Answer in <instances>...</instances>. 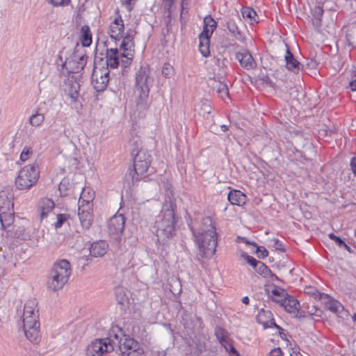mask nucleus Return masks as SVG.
Instances as JSON below:
<instances>
[{"instance_id": "nucleus-58", "label": "nucleus", "mask_w": 356, "mask_h": 356, "mask_svg": "<svg viewBox=\"0 0 356 356\" xmlns=\"http://www.w3.org/2000/svg\"><path fill=\"white\" fill-rule=\"evenodd\" d=\"M244 242L246 243V244H249V245H254V246H256V243L254 242H250L248 241V240L245 239L244 240Z\"/></svg>"}, {"instance_id": "nucleus-37", "label": "nucleus", "mask_w": 356, "mask_h": 356, "mask_svg": "<svg viewBox=\"0 0 356 356\" xmlns=\"http://www.w3.org/2000/svg\"><path fill=\"white\" fill-rule=\"evenodd\" d=\"M305 293L314 297L315 299H323L324 294H321L314 287L309 286L305 288Z\"/></svg>"}, {"instance_id": "nucleus-15", "label": "nucleus", "mask_w": 356, "mask_h": 356, "mask_svg": "<svg viewBox=\"0 0 356 356\" xmlns=\"http://www.w3.org/2000/svg\"><path fill=\"white\" fill-rule=\"evenodd\" d=\"M125 218L122 214H115L111 218L108 229L111 235H119L124 229Z\"/></svg>"}, {"instance_id": "nucleus-10", "label": "nucleus", "mask_w": 356, "mask_h": 356, "mask_svg": "<svg viewBox=\"0 0 356 356\" xmlns=\"http://www.w3.org/2000/svg\"><path fill=\"white\" fill-rule=\"evenodd\" d=\"M151 163L150 155L145 150L140 149L134 157V174L133 179L138 181L145 178V173L149 169Z\"/></svg>"}, {"instance_id": "nucleus-26", "label": "nucleus", "mask_w": 356, "mask_h": 356, "mask_svg": "<svg viewBox=\"0 0 356 356\" xmlns=\"http://www.w3.org/2000/svg\"><path fill=\"white\" fill-rule=\"evenodd\" d=\"M284 58L286 61V67L288 70L294 73H298L300 70L301 64L294 58L289 48L286 49Z\"/></svg>"}, {"instance_id": "nucleus-40", "label": "nucleus", "mask_w": 356, "mask_h": 356, "mask_svg": "<svg viewBox=\"0 0 356 356\" xmlns=\"http://www.w3.org/2000/svg\"><path fill=\"white\" fill-rule=\"evenodd\" d=\"M241 257L248 263L250 266H252L254 268V266L257 264L259 261H257L255 258L252 256L248 255V254L243 252L241 254Z\"/></svg>"}, {"instance_id": "nucleus-30", "label": "nucleus", "mask_w": 356, "mask_h": 356, "mask_svg": "<svg viewBox=\"0 0 356 356\" xmlns=\"http://www.w3.org/2000/svg\"><path fill=\"white\" fill-rule=\"evenodd\" d=\"M14 209L0 211V221L3 229H8L14 222Z\"/></svg>"}, {"instance_id": "nucleus-28", "label": "nucleus", "mask_w": 356, "mask_h": 356, "mask_svg": "<svg viewBox=\"0 0 356 356\" xmlns=\"http://www.w3.org/2000/svg\"><path fill=\"white\" fill-rule=\"evenodd\" d=\"M14 204L11 195L6 191L0 192V211L13 210Z\"/></svg>"}, {"instance_id": "nucleus-4", "label": "nucleus", "mask_w": 356, "mask_h": 356, "mask_svg": "<svg viewBox=\"0 0 356 356\" xmlns=\"http://www.w3.org/2000/svg\"><path fill=\"white\" fill-rule=\"evenodd\" d=\"M35 298L28 300L22 314L23 329L26 337L33 343L40 341L39 309Z\"/></svg>"}, {"instance_id": "nucleus-18", "label": "nucleus", "mask_w": 356, "mask_h": 356, "mask_svg": "<svg viewBox=\"0 0 356 356\" xmlns=\"http://www.w3.org/2000/svg\"><path fill=\"white\" fill-rule=\"evenodd\" d=\"M123 51H120L116 48L107 49L106 51V67L113 69L117 68L120 65V60L122 62V53ZM122 66V63H121ZM126 67H124L125 68Z\"/></svg>"}, {"instance_id": "nucleus-51", "label": "nucleus", "mask_w": 356, "mask_h": 356, "mask_svg": "<svg viewBox=\"0 0 356 356\" xmlns=\"http://www.w3.org/2000/svg\"><path fill=\"white\" fill-rule=\"evenodd\" d=\"M334 241L339 246L342 247V245L344 244V241L339 236H337Z\"/></svg>"}, {"instance_id": "nucleus-60", "label": "nucleus", "mask_w": 356, "mask_h": 356, "mask_svg": "<svg viewBox=\"0 0 356 356\" xmlns=\"http://www.w3.org/2000/svg\"><path fill=\"white\" fill-rule=\"evenodd\" d=\"M355 236L356 237V228H355Z\"/></svg>"}, {"instance_id": "nucleus-3", "label": "nucleus", "mask_w": 356, "mask_h": 356, "mask_svg": "<svg viewBox=\"0 0 356 356\" xmlns=\"http://www.w3.org/2000/svg\"><path fill=\"white\" fill-rule=\"evenodd\" d=\"M176 205L172 202L163 204L162 209L156 216L154 228L158 241L165 242L176 234V225L179 216L176 213Z\"/></svg>"}, {"instance_id": "nucleus-29", "label": "nucleus", "mask_w": 356, "mask_h": 356, "mask_svg": "<svg viewBox=\"0 0 356 356\" xmlns=\"http://www.w3.org/2000/svg\"><path fill=\"white\" fill-rule=\"evenodd\" d=\"M268 293L272 300L280 305L287 296L286 291L277 286H273L271 289H268Z\"/></svg>"}, {"instance_id": "nucleus-11", "label": "nucleus", "mask_w": 356, "mask_h": 356, "mask_svg": "<svg viewBox=\"0 0 356 356\" xmlns=\"http://www.w3.org/2000/svg\"><path fill=\"white\" fill-rule=\"evenodd\" d=\"M109 338L110 330L106 338L93 340L86 348L87 355L102 356L106 353L112 352L114 350V343Z\"/></svg>"}, {"instance_id": "nucleus-12", "label": "nucleus", "mask_w": 356, "mask_h": 356, "mask_svg": "<svg viewBox=\"0 0 356 356\" xmlns=\"http://www.w3.org/2000/svg\"><path fill=\"white\" fill-rule=\"evenodd\" d=\"M108 81L109 70L108 67L95 66L91 78L94 88L97 92L104 91L108 86Z\"/></svg>"}, {"instance_id": "nucleus-54", "label": "nucleus", "mask_w": 356, "mask_h": 356, "mask_svg": "<svg viewBox=\"0 0 356 356\" xmlns=\"http://www.w3.org/2000/svg\"><path fill=\"white\" fill-rule=\"evenodd\" d=\"M279 332H280V336L281 337L282 339H285L286 338V334L284 333V330L282 328V330H278Z\"/></svg>"}, {"instance_id": "nucleus-20", "label": "nucleus", "mask_w": 356, "mask_h": 356, "mask_svg": "<svg viewBox=\"0 0 356 356\" xmlns=\"http://www.w3.org/2000/svg\"><path fill=\"white\" fill-rule=\"evenodd\" d=\"M236 58L238 60L241 66L247 70L253 69L256 63L251 54L247 51L238 52L236 54Z\"/></svg>"}, {"instance_id": "nucleus-16", "label": "nucleus", "mask_w": 356, "mask_h": 356, "mask_svg": "<svg viewBox=\"0 0 356 356\" xmlns=\"http://www.w3.org/2000/svg\"><path fill=\"white\" fill-rule=\"evenodd\" d=\"M78 215L81 225L83 229H88L93 221L92 207L90 205H79Z\"/></svg>"}, {"instance_id": "nucleus-8", "label": "nucleus", "mask_w": 356, "mask_h": 356, "mask_svg": "<svg viewBox=\"0 0 356 356\" xmlns=\"http://www.w3.org/2000/svg\"><path fill=\"white\" fill-rule=\"evenodd\" d=\"M40 171L36 163L29 164L23 167L15 178V186L19 190H29L38 181Z\"/></svg>"}, {"instance_id": "nucleus-7", "label": "nucleus", "mask_w": 356, "mask_h": 356, "mask_svg": "<svg viewBox=\"0 0 356 356\" xmlns=\"http://www.w3.org/2000/svg\"><path fill=\"white\" fill-rule=\"evenodd\" d=\"M135 81L134 93L137 108L142 111L146 110L149 105V70L145 67H140L136 74Z\"/></svg>"}, {"instance_id": "nucleus-59", "label": "nucleus", "mask_w": 356, "mask_h": 356, "mask_svg": "<svg viewBox=\"0 0 356 356\" xmlns=\"http://www.w3.org/2000/svg\"><path fill=\"white\" fill-rule=\"evenodd\" d=\"M353 319H354V321H356V314H354V316H353Z\"/></svg>"}, {"instance_id": "nucleus-14", "label": "nucleus", "mask_w": 356, "mask_h": 356, "mask_svg": "<svg viewBox=\"0 0 356 356\" xmlns=\"http://www.w3.org/2000/svg\"><path fill=\"white\" fill-rule=\"evenodd\" d=\"M280 305L284 307L287 312L293 314L296 318L305 316L304 312L300 309L299 302L293 296L287 294L286 298L280 303Z\"/></svg>"}, {"instance_id": "nucleus-24", "label": "nucleus", "mask_w": 356, "mask_h": 356, "mask_svg": "<svg viewBox=\"0 0 356 356\" xmlns=\"http://www.w3.org/2000/svg\"><path fill=\"white\" fill-rule=\"evenodd\" d=\"M211 87L222 100L225 101L226 98H229L228 87L226 83L220 81L213 79L211 83Z\"/></svg>"}, {"instance_id": "nucleus-53", "label": "nucleus", "mask_w": 356, "mask_h": 356, "mask_svg": "<svg viewBox=\"0 0 356 356\" xmlns=\"http://www.w3.org/2000/svg\"><path fill=\"white\" fill-rule=\"evenodd\" d=\"M242 302L248 305L249 304V298L248 296H245L242 298Z\"/></svg>"}, {"instance_id": "nucleus-13", "label": "nucleus", "mask_w": 356, "mask_h": 356, "mask_svg": "<svg viewBox=\"0 0 356 356\" xmlns=\"http://www.w3.org/2000/svg\"><path fill=\"white\" fill-rule=\"evenodd\" d=\"M87 56L85 54L74 53L65 60L63 64V67L69 73H78L84 68Z\"/></svg>"}, {"instance_id": "nucleus-50", "label": "nucleus", "mask_w": 356, "mask_h": 356, "mask_svg": "<svg viewBox=\"0 0 356 356\" xmlns=\"http://www.w3.org/2000/svg\"><path fill=\"white\" fill-rule=\"evenodd\" d=\"M350 87L352 90H356V70H355V76H354V79L350 83Z\"/></svg>"}, {"instance_id": "nucleus-34", "label": "nucleus", "mask_w": 356, "mask_h": 356, "mask_svg": "<svg viewBox=\"0 0 356 356\" xmlns=\"http://www.w3.org/2000/svg\"><path fill=\"white\" fill-rule=\"evenodd\" d=\"M215 335L221 345L227 348V344H228L229 341L228 332L223 328L217 327L215 329Z\"/></svg>"}, {"instance_id": "nucleus-1", "label": "nucleus", "mask_w": 356, "mask_h": 356, "mask_svg": "<svg viewBox=\"0 0 356 356\" xmlns=\"http://www.w3.org/2000/svg\"><path fill=\"white\" fill-rule=\"evenodd\" d=\"M124 21L118 10L114 19L109 25L108 33L109 36L115 40H120L122 39L120 47V50L123 51L122 53V63L124 67H129L134 56L135 44L134 39L136 31L129 29L127 30L126 33H124Z\"/></svg>"}, {"instance_id": "nucleus-38", "label": "nucleus", "mask_w": 356, "mask_h": 356, "mask_svg": "<svg viewBox=\"0 0 356 356\" xmlns=\"http://www.w3.org/2000/svg\"><path fill=\"white\" fill-rule=\"evenodd\" d=\"M69 216L65 213L57 215V220L54 223L56 229L60 228L63 226V223L68 219Z\"/></svg>"}, {"instance_id": "nucleus-27", "label": "nucleus", "mask_w": 356, "mask_h": 356, "mask_svg": "<svg viewBox=\"0 0 356 356\" xmlns=\"http://www.w3.org/2000/svg\"><path fill=\"white\" fill-rule=\"evenodd\" d=\"M95 198V192L94 191L89 188L86 187L83 188L82 192L80 195V198L79 200V205L86 206L90 205V207H92V201Z\"/></svg>"}, {"instance_id": "nucleus-42", "label": "nucleus", "mask_w": 356, "mask_h": 356, "mask_svg": "<svg viewBox=\"0 0 356 356\" xmlns=\"http://www.w3.org/2000/svg\"><path fill=\"white\" fill-rule=\"evenodd\" d=\"M308 314L310 316H321V310L317 308L314 305H312L311 307H308Z\"/></svg>"}, {"instance_id": "nucleus-22", "label": "nucleus", "mask_w": 356, "mask_h": 356, "mask_svg": "<svg viewBox=\"0 0 356 356\" xmlns=\"http://www.w3.org/2000/svg\"><path fill=\"white\" fill-rule=\"evenodd\" d=\"M108 249V244L105 241H98L92 243L90 248L91 256L95 257H103Z\"/></svg>"}, {"instance_id": "nucleus-31", "label": "nucleus", "mask_w": 356, "mask_h": 356, "mask_svg": "<svg viewBox=\"0 0 356 356\" xmlns=\"http://www.w3.org/2000/svg\"><path fill=\"white\" fill-rule=\"evenodd\" d=\"M79 40L83 47H89L92 43V33L89 26L84 25L81 28Z\"/></svg>"}, {"instance_id": "nucleus-25", "label": "nucleus", "mask_w": 356, "mask_h": 356, "mask_svg": "<svg viewBox=\"0 0 356 356\" xmlns=\"http://www.w3.org/2000/svg\"><path fill=\"white\" fill-rule=\"evenodd\" d=\"M229 202L236 206H243L246 203L247 196L241 191H231L227 196Z\"/></svg>"}, {"instance_id": "nucleus-46", "label": "nucleus", "mask_w": 356, "mask_h": 356, "mask_svg": "<svg viewBox=\"0 0 356 356\" xmlns=\"http://www.w3.org/2000/svg\"><path fill=\"white\" fill-rule=\"evenodd\" d=\"M273 243H274V247H275L276 249H277V250H280V251H282V252H284V251H285L284 246V245H283V243H282V241H280L279 239H277V238H274V239L273 240Z\"/></svg>"}, {"instance_id": "nucleus-43", "label": "nucleus", "mask_w": 356, "mask_h": 356, "mask_svg": "<svg viewBox=\"0 0 356 356\" xmlns=\"http://www.w3.org/2000/svg\"><path fill=\"white\" fill-rule=\"evenodd\" d=\"M225 350L229 353L230 356H239L238 352L236 350V348L228 341V344H227V348H225Z\"/></svg>"}, {"instance_id": "nucleus-5", "label": "nucleus", "mask_w": 356, "mask_h": 356, "mask_svg": "<svg viewBox=\"0 0 356 356\" xmlns=\"http://www.w3.org/2000/svg\"><path fill=\"white\" fill-rule=\"evenodd\" d=\"M109 339L114 343V348L118 347L122 356H145L144 349L140 343L117 325H113L110 328Z\"/></svg>"}, {"instance_id": "nucleus-17", "label": "nucleus", "mask_w": 356, "mask_h": 356, "mask_svg": "<svg viewBox=\"0 0 356 356\" xmlns=\"http://www.w3.org/2000/svg\"><path fill=\"white\" fill-rule=\"evenodd\" d=\"M257 321L262 325L264 329L275 327L282 330V327L275 323L273 314L269 310L261 309L257 316Z\"/></svg>"}, {"instance_id": "nucleus-33", "label": "nucleus", "mask_w": 356, "mask_h": 356, "mask_svg": "<svg viewBox=\"0 0 356 356\" xmlns=\"http://www.w3.org/2000/svg\"><path fill=\"white\" fill-rule=\"evenodd\" d=\"M241 14L244 19H248L250 24L257 22L256 11L250 7H243L241 9Z\"/></svg>"}, {"instance_id": "nucleus-21", "label": "nucleus", "mask_w": 356, "mask_h": 356, "mask_svg": "<svg viewBox=\"0 0 356 356\" xmlns=\"http://www.w3.org/2000/svg\"><path fill=\"white\" fill-rule=\"evenodd\" d=\"M226 26L231 36L234 38L236 40L244 42L245 35L239 29L237 21L234 19H229L227 22Z\"/></svg>"}, {"instance_id": "nucleus-52", "label": "nucleus", "mask_w": 356, "mask_h": 356, "mask_svg": "<svg viewBox=\"0 0 356 356\" xmlns=\"http://www.w3.org/2000/svg\"><path fill=\"white\" fill-rule=\"evenodd\" d=\"M290 356H302V355L297 350L293 348L290 353Z\"/></svg>"}, {"instance_id": "nucleus-6", "label": "nucleus", "mask_w": 356, "mask_h": 356, "mask_svg": "<svg viewBox=\"0 0 356 356\" xmlns=\"http://www.w3.org/2000/svg\"><path fill=\"white\" fill-rule=\"evenodd\" d=\"M72 272V266L68 260L63 259L56 261L49 273L47 289L54 292L63 289L68 282Z\"/></svg>"}, {"instance_id": "nucleus-45", "label": "nucleus", "mask_w": 356, "mask_h": 356, "mask_svg": "<svg viewBox=\"0 0 356 356\" xmlns=\"http://www.w3.org/2000/svg\"><path fill=\"white\" fill-rule=\"evenodd\" d=\"M313 12L314 16L320 20L323 13V8L321 6H315Z\"/></svg>"}, {"instance_id": "nucleus-56", "label": "nucleus", "mask_w": 356, "mask_h": 356, "mask_svg": "<svg viewBox=\"0 0 356 356\" xmlns=\"http://www.w3.org/2000/svg\"><path fill=\"white\" fill-rule=\"evenodd\" d=\"M220 128H221V130L222 131H226L228 130V127L227 125H225V124L221 125Z\"/></svg>"}, {"instance_id": "nucleus-9", "label": "nucleus", "mask_w": 356, "mask_h": 356, "mask_svg": "<svg viewBox=\"0 0 356 356\" xmlns=\"http://www.w3.org/2000/svg\"><path fill=\"white\" fill-rule=\"evenodd\" d=\"M217 27V22L207 15L204 18V27L199 35V51L204 57L210 56V39Z\"/></svg>"}, {"instance_id": "nucleus-35", "label": "nucleus", "mask_w": 356, "mask_h": 356, "mask_svg": "<svg viewBox=\"0 0 356 356\" xmlns=\"http://www.w3.org/2000/svg\"><path fill=\"white\" fill-rule=\"evenodd\" d=\"M254 269L257 273L264 277L268 278L273 275L272 272L269 268L260 261L257 263L256 266H254Z\"/></svg>"}, {"instance_id": "nucleus-2", "label": "nucleus", "mask_w": 356, "mask_h": 356, "mask_svg": "<svg viewBox=\"0 0 356 356\" xmlns=\"http://www.w3.org/2000/svg\"><path fill=\"white\" fill-rule=\"evenodd\" d=\"M189 228L202 257L208 258L213 256L217 246L218 234L211 218H203L198 228H195L191 225H189Z\"/></svg>"}, {"instance_id": "nucleus-49", "label": "nucleus", "mask_w": 356, "mask_h": 356, "mask_svg": "<svg viewBox=\"0 0 356 356\" xmlns=\"http://www.w3.org/2000/svg\"><path fill=\"white\" fill-rule=\"evenodd\" d=\"M350 167H351V169H352L354 175L356 176V158L353 157L351 159Z\"/></svg>"}, {"instance_id": "nucleus-57", "label": "nucleus", "mask_w": 356, "mask_h": 356, "mask_svg": "<svg viewBox=\"0 0 356 356\" xmlns=\"http://www.w3.org/2000/svg\"><path fill=\"white\" fill-rule=\"evenodd\" d=\"M342 247L345 248L348 252H350V248L345 242Z\"/></svg>"}, {"instance_id": "nucleus-47", "label": "nucleus", "mask_w": 356, "mask_h": 356, "mask_svg": "<svg viewBox=\"0 0 356 356\" xmlns=\"http://www.w3.org/2000/svg\"><path fill=\"white\" fill-rule=\"evenodd\" d=\"M282 354H283V353H282L281 348H275L269 352L268 355L269 356H282Z\"/></svg>"}, {"instance_id": "nucleus-48", "label": "nucleus", "mask_w": 356, "mask_h": 356, "mask_svg": "<svg viewBox=\"0 0 356 356\" xmlns=\"http://www.w3.org/2000/svg\"><path fill=\"white\" fill-rule=\"evenodd\" d=\"M257 252L259 254V257L262 258H264L268 256V251L263 246L257 247Z\"/></svg>"}, {"instance_id": "nucleus-44", "label": "nucleus", "mask_w": 356, "mask_h": 356, "mask_svg": "<svg viewBox=\"0 0 356 356\" xmlns=\"http://www.w3.org/2000/svg\"><path fill=\"white\" fill-rule=\"evenodd\" d=\"M122 5L126 6L129 11H131L134 6L136 0H120Z\"/></svg>"}, {"instance_id": "nucleus-23", "label": "nucleus", "mask_w": 356, "mask_h": 356, "mask_svg": "<svg viewBox=\"0 0 356 356\" xmlns=\"http://www.w3.org/2000/svg\"><path fill=\"white\" fill-rule=\"evenodd\" d=\"M322 300L324 301L325 307L334 314H338L343 310V306L340 302L327 294H324Z\"/></svg>"}, {"instance_id": "nucleus-39", "label": "nucleus", "mask_w": 356, "mask_h": 356, "mask_svg": "<svg viewBox=\"0 0 356 356\" xmlns=\"http://www.w3.org/2000/svg\"><path fill=\"white\" fill-rule=\"evenodd\" d=\"M32 154L33 151L31 148L29 147H25L20 154V159L22 161H26L30 158Z\"/></svg>"}, {"instance_id": "nucleus-32", "label": "nucleus", "mask_w": 356, "mask_h": 356, "mask_svg": "<svg viewBox=\"0 0 356 356\" xmlns=\"http://www.w3.org/2000/svg\"><path fill=\"white\" fill-rule=\"evenodd\" d=\"M44 120V115L40 112V108H38L35 113L29 118V123L33 127H40Z\"/></svg>"}, {"instance_id": "nucleus-36", "label": "nucleus", "mask_w": 356, "mask_h": 356, "mask_svg": "<svg viewBox=\"0 0 356 356\" xmlns=\"http://www.w3.org/2000/svg\"><path fill=\"white\" fill-rule=\"evenodd\" d=\"M162 74L168 79L171 78L175 74L174 67L169 63H165L162 67Z\"/></svg>"}, {"instance_id": "nucleus-55", "label": "nucleus", "mask_w": 356, "mask_h": 356, "mask_svg": "<svg viewBox=\"0 0 356 356\" xmlns=\"http://www.w3.org/2000/svg\"><path fill=\"white\" fill-rule=\"evenodd\" d=\"M337 237V236H336L333 233H331L329 234V238L332 240H335V238Z\"/></svg>"}, {"instance_id": "nucleus-41", "label": "nucleus", "mask_w": 356, "mask_h": 356, "mask_svg": "<svg viewBox=\"0 0 356 356\" xmlns=\"http://www.w3.org/2000/svg\"><path fill=\"white\" fill-rule=\"evenodd\" d=\"M49 3L54 6H67L70 0H47Z\"/></svg>"}, {"instance_id": "nucleus-19", "label": "nucleus", "mask_w": 356, "mask_h": 356, "mask_svg": "<svg viewBox=\"0 0 356 356\" xmlns=\"http://www.w3.org/2000/svg\"><path fill=\"white\" fill-rule=\"evenodd\" d=\"M54 207L55 203L51 199L48 197L42 198L39 203L40 220H42L46 218Z\"/></svg>"}]
</instances>
